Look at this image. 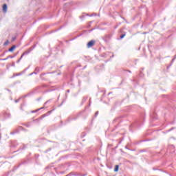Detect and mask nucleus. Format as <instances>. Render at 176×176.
<instances>
[{
	"instance_id": "obj_7",
	"label": "nucleus",
	"mask_w": 176,
	"mask_h": 176,
	"mask_svg": "<svg viewBox=\"0 0 176 176\" xmlns=\"http://www.w3.org/2000/svg\"><path fill=\"white\" fill-rule=\"evenodd\" d=\"M23 56H24V54L21 55V58H23Z\"/></svg>"
},
{
	"instance_id": "obj_2",
	"label": "nucleus",
	"mask_w": 176,
	"mask_h": 176,
	"mask_svg": "<svg viewBox=\"0 0 176 176\" xmlns=\"http://www.w3.org/2000/svg\"><path fill=\"white\" fill-rule=\"evenodd\" d=\"M3 11L6 13L8 12V5L3 4Z\"/></svg>"
},
{
	"instance_id": "obj_9",
	"label": "nucleus",
	"mask_w": 176,
	"mask_h": 176,
	"mask_svg": "<svg viewBox=\"0 0 176 176\" xmlns=\"http://www.w3.org/2000/svg\"><path fill=\"white\" fill-rule=\"evenodd\" d=\"M3 60H8V58H5V59H3Z\"/></svg>"
},
{
	"instance_id": "obj_8",
	"label": "nucleus",
	"mask_w": 176,
	"mask_h": 176,
	"mask_svg": "<svg viewBox=\"0 0 176 176\" xmlns=\"http://www.w3.org/2000/svg\"><path fill=\"white\" fill-rule=\"evenodd\" d=\"M45 116H46V115H43V116H42V118H45Z\"/></svg>"
},
{
	"instance_id": "obj_5",
	"label": "nucleus",
	"mask_w": 176,
	"mask_h": 176,
	"mask_svg": "<svg viewBox=\"0 0 176 176\" xmlns=\"http://www.w3.org/2000/svg\"><path fill=\"white\" fill-rule=\"evenodd\" d=\"M124 36H126V34H122V35L120 36V39H123V38H124Z\"/></svg>"
},
{
	"instance_id": "obj_6",
	"label": "nucleus",
	"mask_w": 176,
	"mask_h": 176,
	"mask_svg": "<svg viewBox=\"0 0 176 176\" xmlns=\"http://www.w3.org/2000/svg\"><path fill=\"white\" fill-rule=\"evenodd\" d=\"M9 44V41H7L5 43H4V45H8Z\"/></svg>"
},
{
	"instance_id": "obj_4",
	"label": "nucleus",
	"mask_w": 176,
	"mask_h": 176,
	"mask_svg": "<svg viewBox=\"0 0 176 176\" xmlns=\"http://www.w3.org/2000/svg\"><path fill=\"white\" fill-rule=\"evenodd\" d=\"M14 49H16V47H15V45H13L12 47H10L8 50V52H13V50H14Z\"/></svg>"
},
{
	"instance_id": "obj_1",
	"label": "nucleus",
	"mask_w": 176,
	"mask_h": 176,
	"mask_svg": "<svg viewBox=\"0 0 176 176\" xmlns=\"http://www.w3.org/2000/svg\"><path fill=\"white\" fill-rule=\"evenodd\" d=\"M95 43H96V41H94V40L90 41L87 45L88 49H90V47H93Z\"/></svg>"
},
{
	"instance_id": "obj_3",
	"label": "nucleus",
	"mask_w": 176,
	"mask_h": 176,
	"mask_svg": "<svg viewBox=\"0 0 176 176\" xmlns=\"http://www.w3.org/2000/svg\"><path fill=\"white\" fill-rule=\"evenodd\" d=\"M114 171L115 173H118V171H119V165H116Z\"/></svg>"
}]
</instances>
